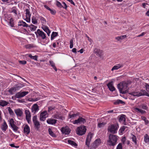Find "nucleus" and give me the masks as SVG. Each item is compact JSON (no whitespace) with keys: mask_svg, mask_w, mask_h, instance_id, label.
<instances>
[{"mask_svg":"<svg viewBox=\"0 0 149 149\" xmlns=\"http://www.w3.org/2000/svg\"><path fill=\"white\" fill-rule=\"evenodd\" d=\"M127 82L120 83L117 85L118 88L120 93L123 94H125L128 92L127 87Z\"/></svg>","mask_w":149,"mask_h":149,"instance_id":"1","label":"nucleus"},{"mask_svg":"<svg viewBox=\"0 0 149 149\" xmlns=\"http://www.w3.org/2000/svg\"><path fill=\"white\" fill-rule=\"evenodd\" d=\"M129 94L136 97H139L142 95H146L149 97V94L144 90H142L140 92L137 91L136 90L134 91L129 93Z\"/></svg>","mask_w":149,"mask_h":149,"instance_id":"2","label":"nucleus"},{"mask_svg":"<svg viewBox=\"0 0 149 149\" xmlns=\"http://www.w3.org/2000/svg\"><path fill=\"white\" fill-rule=\"evenodd\" d=\"M117 139V137L116 135L112 134H110L109 136V140L108 141L109 145L114 146L116 143Z\"/></svg>","mask_w":149,"mask_h":149,"instance_id":"3","label":"nucleus"},{"mask_svg":"<svg viewBox=\"0 0 149 149\" xmlns=\"http://www.w3.org/2000/svg\"><path fill=\"white\" fill-rule=\"evenodd\" d=\"M118 128V126L117 125L112 124L108 127L107 130L108 132L115 134L117 133Z\"/></svg>","mask_w":149,"mask_h":149,"instance_id":"4","label":"nucleus"},{"mask_svg":"<svg viewBox=\"0 0 149 149\" xmlns=\"http://www.w3.org/2000/svg\"><path fill=\"white\" fill-rule=\"evenodd\" d=\"M86 127L84 126H81L78 127L77 130V133L80 135H82L85 134L86 131Z\"/></svg>","mask_w":149,"mask_h":149,"instance_id":"5","label":"nucleus"},{"mask_svg":"<svg viewBox=\"0 0 149 149\" xmlns=\"http://www.w3.org/2000/svg\"><path fill=\"white\" fill-rule=\"evenodd\" d=\"M32 120L34 123V127L37 130H38L40 128V124L38 120L37 116H35L33 117Z\"/></svg>","mask_w":149,"mask_h":149,"instance_id":"6","label":"nucleus"},{"mask_svg":"<svg viewBox=\"0 0 149 149\" xmlns=\"http://www.w3.org/2000/svg\"><path fill=\"white\" fill-rule=\"evenodd\" d=\"M35 33L37 37H40L43 39H45L46 38V34L43 31L40 30V29H38Z\"/></svg>","mask_w":149,"mask_h":149,"instance_id":"7","label":"nucleus"},{"mask_svg":"<svg viewBox=\"0 0 149 149\" xmlns=\"http://www.w3.org/2000/svg\"><path fill=\"white\" fill-rule=\"evenodd\" d=\"M86 122V120L82 118L81 116H79L78 119L74 120L73 122L74 124H84Z\"/></svg>","mask_w":149,"mask_h":149,"instance_id":"8","label":"nucleus"},{"mask_svg":"<svg viewBox=\"0 0 149 149\" xmlns=\"http://www.w3.org/2000/svg\"><path fill=\"white\" fill-rule=\"evenodd\" d=\"M48 117L47 112L45 111L42 112L40 113V120L41 121H44L46 120V118Z\"/></svg>","mask_w":149,"mask_h":149,"instance_id":"9","label":"nucleus"},{"mask_svg":"<svg viewBox=\"0 0 149 149\" xmlns=\"http://www.w3.org/2000/svg\"><path fill=\"white\" fill-rule=\"evenodd\" d=\"M29 93V92L28 91L19 92L17 93L15 96L16 98H19L24 96L28 94Z\"/></svg>","mask_w":149,"mask_h":149,"instance_id":"10","label":"nucleus"},{"mask_svg":"<svg viewBox=\"0 0 149 149\" xmlns=\"http://www.w3.org/2000/svg\"><path fill=\"white\" fill-rule=\"evenodd\" d=\"M61 131L63 134H68L70 132V130L68 126L63 127L61 129Z\"/></svg>","mask_w":149,"mask_h":149,"instance_id":"11","label":"nucleus"},{"mask_svg":"<svg viewBox=\"0 0 149 149\" xmlns=\"http://www.w3.org/2000/svg\"><path fill=\"white\" fill-rule=\"evenodd\" d=\"M25 113L26 114V119L29 123L30 121L31 114L30 111L29 110H25Z\"/></svg>","mask_w":149,"mask_h":149,"instance_id":"12","label":"nucleus"},{"mask_svg":"<svg viewBox=\"0 0 149 149\" xmlns=\"http://www.w3.org/2000/svg\"><path fill=\"white\" fill-rule=\"evenodd\" d=\"M14 111L18 117H21L23 114L22 109H16L14 110Z\"/></svg>","mask_w":149,"mask_h":149,"instance_id":"13","label":"nucleus"},{"mask_svg":"<svg viewBox=\"0 0 149 149\" xmlns=\"http://www.w3.org/2000/svg\"><path fill=\"white\" fill-rule=\"evenodd\" d=\"M93 135L92 134H88L86 138V144L88 146H89L90 142L91 141V139Z\"/></svg>","mask_w":149,"mask_h":149,"instance_id":"14","label":"nucleus"},{"mask_svg":"<svg viewBox=\"0 0 149 149\" xmlns=\"http://www.w3.org/2000/svg\"><path fill=\"white\" fill-rule=\"evenodd\" d=\"M39 109V106L37 104H35L32 107L31 112L35 114L38 111Z\"/></svg>","mask_w":149,"mask_h":149,"instance_id":"15","label":"nucleus"},{"mask_svg":"<svg viewBox=\"0 0 149 149\" xmlns=\"http://www.w3.org/2000/svg\"><path fill=\"white\" fill-rule=\"evenodd\" d=\"M125 117L126 116L125 115L122 114L119 117V121L121 123H122L124 125H126L125 124Z\"/></svg>","mask_w":149,"mask_h":149,"instance_id":"16","label":"nucleus"},{"mask_svg":"<svg viewBox=\"0 0 149 149\" xmlns=\"http://www.w3.org/2000/svg\"><path fill=\"white\" fill-rule=\"evenodd\" d=\"M30 130L29 126L28 125H26L24 127V132L26 134H28L30 132Z\"/></svg>","mask_w":149,"mask_h":149,"instance_id":"17","label":"nucleus"},{"mask_svg":"<svg viewBox=\"0 0 149 149\" xmlns=\"http://www.w3.org/2000/svg\"><path fill=\"white\" fill-rule=\"evenodd\" d=\"M42 28L43 30L46 32L47 35L49 36L50 35V31L48 27L46 26L42 25Z\"/></svg>","mask_w":149,"mask_h":149,"instance_id":"18","label":"nucleus"},{"mask_svg":"<svg viewBox=\"0 0 149 149\" xmlns=\"http://www.w3.org/2000/svg\"><path fill=\"white\" fill-rule=\"evenodd\" d=\"M123 66V64L122 63H119L116 64L112 68L111 71H113L114 70H117L118 69L122 67Z\"/></svg>","mask_w":149,"mask_h":149,"instance_id":"19","label":"nucleus"},{"mask_svg":"<svg viewBox=\"0 0 149 149\" xmlns=\"http://www.w3.org/2000/svg\"><path fill=\"white\" fill-rule=\"evenodd\" d=\"M107 86L109 89V90L111 91H113L115 89L114 87L113 86V82L112 81L109 83L107 84Z\"/></svg>","mask_w":149,"mask_h":149,"instance_id":"20","label":"nucleus"},{"mask_svg":"<svg viewBox=\"0 0 149 149\" xmlns=\"http://www.w3.org/2000/svg\"><path fill=\"white\" fill-rule=\"evenodd\" d=\"M1 127L2 131L4 132L6 131L8 129V126L5 121H4L3 123L1 125Z\"/></svg>","mask_w":149,"mask_h":149,"instance_id":"21","label":"nucleus"},{"mask_svg":"<svg viewBox=\"0 0 149 149\" xmlns=\"http://www.w3.org/2000/svg\"><path fill=\"white\" fill-rule=\"evenodd\" d=\"M56 121L57 120L55 119L49 118L47 120V122L49 124L53 125L56 123Z\"/></svg>","mask_w":149,"mask_h":149,"instance_id":"22","label":"nucleus"},{"mask_svg":"<svg viewBox=\"0 0 149 149\" xmlns=\"http://www.w3.org/2000/svg\"><path fill=\"white\" fill-rule=\"evenodd\" d=\"M18 25L19 26H22L23 27H26L29 26L28 25L22 20L19 21Z\"/></svg>","mask_w":149,"mask_h":149,"instance_id":"23","label":"nucleus"},{"mask_svg":"<svg viewBox=\"0 0 149 149\" xmlns=\"http://www.w3.org/2000/svg\"><path fill=\"white\" fill-rule=\"evenodd\" d=\"M94 53L96 54V55L100 56L102 52V51L97 49H95L94 50Z\"/></svg>","mask_w":149,"mask_h":149,"instance_id":"24","label":"nucleus"},{"mask_svg":"<svg viewBox=\"0 0 149 149\" xmlns=\"http://www.w3.org/2000/svg\"><path fill=\"white\" fill-rule=\"evenodd\" d=\"M17 90V87H16L15 86L14 87L10 88L8 90V92L11 94H13L14 92H15Z\"/></svg>","mask_w":149,"mask_h":149,"instance_id":"25","label":"nucleus"},{"mask_svg":"<svg viewBox=\"0 0 149 149\" xmlns=\"http://www.w3.org/2000/svg\"><path fill=\"white\" fill-rule=\"evenodd\" d=\"M54 118L57 119H62V116L61 114L58 112H56V113L54 115Z\"/></svg>","mask_w":149,"mask_h":149,"instance_id":"26","label":"nucleus"},{"mask_svg":"<svg viewBox=\"0 0 149 149\" xmlns=\"http://www.w3.org/2000/svg\"><path fill=\"white\" fill-rule=\"evenodd\" d=\"M8 103V102L5 101L0 100V105L1 106L4 107L7 105Z\"/></svg>","mask_w":149,"mask_h":149,"instance_id":"27","label":"nucleus"},{"mask_svg":"<svg viewBox=\"0 0 149 149\" xmlns=\"http://www.w3.org/2000/svg\"><path fill=\"white\" fill-rule=\"evenodd\" d=\"M124 104L125 103L122 100H117L113 102V104L115 105H118L119 104Z\"/></svg>","mask_w":149,"mask_h":149,"instance_id":"28","label":"nucleus"},{"mask_svg":"<svg viewBox=\"0 0 149 149\" xmlns=\"http://www.w3.org/2000/svg\"><path fill=\"white\" fill-rule=\"evenodd\" d=\"M126 37V35L120 36L116 37L115 39L118 41H120V40H122Z\"/></svg>","mask_w":149,"mask_h":149,"instance_id":"29","label":"nucleus"},{"mask_svg":"<svg viewBox=\"0 0 149 149\" xmlns=\"http://www.w3.org/2000/svg\"><path fill=\"white\" fill-rule=\"evenodd\" d=\"M101 143V140L100 139H97L95 141L94 145L95 147H97Z\"/></svg>","mask_w":149,"mask_h":149,"instance_id":"30","label":"nucleus"},{"mask_svg":"<svg viewBox=\"0 0 149 149\" xmlns=\"http://www.w3.org/2000/svg\"><path fill=\"white\" fill-rule=\"evenodd\" d=\"M26 55H28V56L31 59H33L36 61H37V58L38 57L36 55L35 56H32L31 54H27Z\"/></svg>","mask_w":149,"mask_h":149,"instance_id":"31","label":"nucleus"},{"mask_svg":"<svg viewBox=\"0 0 149 149\" xmlns=\"http://www.w3.org/2000/svg\"><path fill=\"white\" fill-rule=\"evenodd\" d=\"M134 110L136 111L139 113H140L142 114H143L146 112L145 111H143L142 109H139L137 108H134Z\"/></svg>","mask_w":149,"mask_h":149,"instance_id":"32","label":"nucleus"},{"mask_svg":"<svg viewBox=\"0 0 149 149\" xmlns=\"http://www.w3.org/2000/svg\"><path fill=\"white\" fill-rule=\"evenodd\" d=\"M25 12L26 17H31V14L30 13L29 9H26L25 10Z\"/></svg>","mask_w":149,"mask_h":149,"instance_id":"33","label":"nucleus"},{"mask_svg":"<svg viewBox=\"0 0 149 149\" xmlns=\"http://www.w3.org/2000/svg\"><path fill=\"white\" fill-rule=\"evenodd\" d=\"M68 142L69 144H70L72 146H77V144L73 141L69 140H68Z\"/></svg>","mask_w":149,"mask_h":149,"instance_id":"34","label":"nucleus"},{"mask_svg":"<svg viewBox=\"0 0 149 149\" xmlns=\"http://www.w3.org/2000/svg\"><path fill=\"white\" fill-rule=\"evenodd\" d=\"M49 62L51 66L53 68L55 71H57V69L55 66V63L54 62L52 61H49Z\"/></svg>","mask_w":149,"mask_h":149,"instance_id":"35","label":"nucleus"},{"mask_svg":"<svg viewBox=\"0 0 149 149\" xmlns=\"http://www.w3.org/2000/svg\"><path fill=\"white\" fill-rule=\"evenodd\" d=\"M58 35V33L56 32H53L51 36V40H52L54 37Z\"/></svg>","mask_w":149,"mask_h":149,"instance_id":"36","label":"nucleus"},{"mask_svg":"<svg viewBox=\"0 0 149 149\" xmlns=\"http://www.w3.org/2000/svg\"><path fill=\"white\" fill-rule=\"evenodd\" d=\"M144 140L146 143L149 142V137L148 135L146 134L144 136Z\"/></svg>","mask_w":149,"mask_h":149,"instance_id":"37","label":"nucleus"},{"mask_svg":"<svg viewBox=\"0 0 149 149\" xmlns=\"http://www.w3.org/2000/svg\"><path fill=\"white\" fill-rule=\"evenodd\" d=\"M15 86L16 87H17V88L18 90L20 88L23 87L24 85L22 84L21 83H19L18 84H17L16 85H15Z\"/></svg>","mask_w":149,"mask_h":149,"instance_id":"38","label":"nucleus"},{"mask_svg":"<svg viewBox=\"0 0 149 149\" xmlns=\"http://www.w3.org/2000/svg\"><path fill=\"white\" fill-rule=\"evenodd\" d=\"M39 18L42 24H45L46 23V20L44 17L40 16L39 17Z\"/></svg>","mask_w":149,"mask_h":149,"instance_id":"39","label":"nucleus"},{"mask_svg":"<svg viewBox=\"0 0 149 149\" xmlns=\"http://www.w3.org/2000/svg\"><path fill=\"white\" fill-rule=\"evenodd\" d=\"M32 23L34 24H36L38 22L37 20L36 17L34 16L32 18Z\"/></svg>","mask_w":149,"mask_h":149,"instance_id":"40","label":"nucleus"},{"mask_svg":"<svg viewBox=\"0 0 149 149\" xmlns=\"http://www.w3.org/2000/svg\"><path fill=\"white\" fill-rule=\"evenodd\" d=\"M8 111L9 112V114L12 116L14 115V114L13 111L11 109L10 107H8Z\"/></svg>","mask_w":149,"mask_h":149,"instance_id":"41","label":"nucleus"},{"mask_svg":"<svg viewBox=\"0 0 149 149\" xmlns=\"http://www.w3.org/2000/svg\"><path fill=\"white\" fill-rule=\"evenodd\" d=\"M48 131L49 133V134L51 135V136L53 137H55L56 135L52 131L51 129L50 128H49L48 129Z\"/></svg>","mask_w":149,"mask_h":149,"instance_id":"42","label":"nucleus"},{"mask_svg":"<svg viewBox=\"0 0 149 149\" xmlns=\"http://www.w3.org/2000/svg\"><path fill=\"white\" fill-rule=\"evenodd\" d=\"M30 27L31 31H35L37 28V27L36 26L31 24L30 26Z\"/></svg>","mask_w":149,"mask_h":149,"instance_id":"43","label":"nucleus"},{"mask_svg":"<svg viewBox=\"0 0 149 149\" xmlns=\"http://www.w3.org/2000/svg\"><path fill=\"white\" fill-rule=\"evenodd\" d=\"M106 123H104L103 122L102 123H100L98 124L97 126L98 127L100 128L103 127L104 125H105Z\"/></svg>","mask_w":149,"mask_h":149,"instance_id":"44","label":"nucleus"},{"mask_svg":"<svg viewBox=\"0 0 149 149\" xmlns=\"http://www.w3.org/2000/svg\"><path fill=\"white\" fill-rule=\"evenodd\" d=\"M127 128V127L126 126H123L122 127H121L119 131L121 133H123V132Z\"/></svg>","mask_w":149,"mask_h":149,"instance_id":"45","label":"nucleus"},{"mask_svg":"<svg viewBox=\"0 0 149 149\" xmlns=\"http://www.w3.org/2000/svg\"><path fill=\"white\" fill-rule=\"evenodd\" d=\"M140 107L143 109H146L148 108L147 105L144 104H141L140 106Z\"/></svg>","mask_w":149,"mask_h":149,"instance_id":"46","label":"nucleus"},{"mask_svg":"<svg viewBox=\"0 0 149 149\" xmlns=\"http://www.w3.org/2000/svg\"><path fill=\"white\" fill-rule=\"evenodd\" d=\"M79 115V113H77L76 114H74L72 115L70 114L69 115V117L70 118H74V117H76V116H78Z\"/></svg>","mask_w":149,"mask_h":149,"instance_id":"47","label":"nucleus"},{"mask_svg":"<svg viewBox=\"0 0 149 149\" xmlns=\"http://www.w3.org/2000/svg\"><path fill=\"white\" fill-rule=\"evenodd\" d=\"M132 139L133 142H134L135 144L136 143V136L133 135H132Z\"/></svg>","mask_w":149,"mask_h":149,"instance_id":"48","label":"nucleus"},{"mask_svg":"<svg viewBox=\"0 0 149 149\" xmlns=\"http://www.w3.org/2000/svg\"><path fill=\"white\" fill-rule=\"evenodd\" d=\"M11 127L13 129V130L15 131H17L18 130V127L16 126L15 125L11 126Z\"/></svg>","mask_w":149,"mask_h":149,"instance_id":"49","label":"nucleus"},{"mask_svg":"<svg viewBox=\"0 0 149 149\" xmlns=\"http://www.w3.org/2000/svg\"><path fill=\"white\" fill-rule=\"evenodd\" d=\"M9 24L11 27H14V24L13 23V19L12 18H11L10 20Z\"/></svg>","mask_w":149,"mask_h":149,"instance_id":"50","label":"nucleus"},{"mask_svg":"<svg viewBox=\"0 0 149 149\" xmlns=\"http://www.w3.org/2000/svg\"><path fill=\"white\" fill-rule=\"evenodd\" d=\"M25 47L26 48L30 49L33 47V45L32 44H28L25 45Z\"/></svg>","mask_w":149,"mask_h":149,"instance_id":"51","label":"nucleus"},{"mask_svg":"<svg viewBox=\"0 0 149 149\" xmlns=\"http://www.w3.org/2000/svg\"><path fill=\"white\" fill-rule=\"evenodd\" d=\"M14 121L13 119L11 118L9 121V123L10 125V126H12L15 125L14 124Z\"/></svg>","mask_w":149,"mask_h":149,"instance_id":"52","label":"nucleus"},{"mask_svg":"<svg viewBox=\"0 0 149 149\" xmlns=\"http://www.w3.org/2000/svg\"><path fill=\"white\" fill-rule=\"evenodd\" d=\"M116 149H123L122 143H119L117 146Z\"/></svg>","mask_w":149,"mask_h":149,"instance_id":"53","label":"nucleus"},{"mask_svg":"<svg viewBox=\"0 0 149 149\" xmlns=\"http://www.w3.org/2000/svg\"><path fill=\"white\" fill-rule=\"evenodd\" d=\"M56 4L58 7L60 8H61L62 7H63L61 4L58 1H56Z\"/></svg>","mask_w":149,"mask_h":149,"instance_id":"54","label":"nucleus"},{"mask_svg":"<svg viewBox=\"0 0 149 149\" xmlns=\"http://www.w3.org/2000/svg\"><path fill=\"white\" fill-rule=\"evenodd\" d=\"M19 63L22 65H25L26 63V61H19Z\"/></svg>","mask_w":149,"mask_h":149,"instance_id":"55","label":"nucleus"},{"mask_svg":"<svg viewBox=\"0 0 149 149\" xmlns=\"http://www.w3.org/2000/svg\"><path fill=\"white\" fill-rule=\"evenodd\" d=\"M11 12L14 13L16 15H17V10L15 8H13L12 11Z\"/></svg>","mask_w":149,"mask_h":149,"instance_id":"56","label":"nucleus"},{"mask_svg":"<svg viewBox=\"0 0 149 149\" xmlns=\"http://www.w3.org/2000/svg\"><path fill=\"white\" fill-rule=\"evenodd\" d=\"M50 11L52 15H55L56 13V11L54 9H51Z\"/></svg>","mask_w":149,"mask_h":149,"instance_id":"57","label":"nucleus"},{"mask_svg":"<svg viewBox=\"0 0 149 149\" xmlns=\"http://www.w3.org/2000/svg\"><path fill=\"white\" fill-rule=\"evenodd\" d=\"M86 37L88 38V40L90 42L91 44H92L93 42V41L88 36L87 34H86Z\"/></svg>","mask_w":149,"mask_h":149,"instance_id":"58","label":"nucleus"},{"mask_svg":"<svg viewBox=\"0 0 149 149\" xmlns=\"http://www.w3.org/2000/svg\"><path fill=\"white\" fill-rule=\"evenodd\" d=\"M126 141V138L125 137H123L122 139V142L123 144L125 143V141Z\"/></svg>","mask_w":149,"mask_h":149,"instance_id":"59","label":"nucleus"},{"mask_svg":"<svg viewBox=\"0 0 149 149\" xmlns=\"http://www.w3.org/2000/svg\"><path fill=\"white\" fill-rule=\"evenodd\" d=\"M25 20L28 22H30V17H26Z\"/></svg>","mask_w":149,"mask_h":149,"instance_id":"60","label":"nucleus"},{"mask_svg":"<svg viewBox=\"0 0 149 149\" xmlns=\"http://www.w3.org/2000/svg\"><path fill=\"white\" fill-rule=\"evenodd\" d=\"M146 90L148 91H149V85L147 84H146Z\"/></svg>","mask_w":149,"mask_h":149,"instance_id":"61","label":"nucleus"},{"mask_svg":"<svg viewBox=\"0 0 149 149\" xmlns=\"http://www.w3.org/2000/svg\"><path fill=\"white\" fill-rule=\"evenodd\" d=\"M64 5V7H63V8H65V9H66L67 7V5L64 2H63L62 3Z\"/></svg>","mask_w":149,"mask_h":149,"instance_id":"62","label":"nucleus"},{"mask_svg":"<svg viewBox=\"0 0 149 149\" xmlns=\"http://www.w3.org/2000/svg\"><path fill=\"white\" fill-rule=\"evenodd\" d=\"M76 49L75 48H74L72 49V52L75 53H77V51H76Z\"/></svg>","mask_w":149,"mask_h":149,"instance_id":"63","label":"nucleus"},{"mask_svg":"<svg viewBox=\"0 0 149 149\" xmlns=\"http://www.w3.org/2000/svg\"><path fill=\"white\" fill-rule=\"evenodd\" d=\"M44 7H45V8H46L47 9V10H49V11L50 10H51V8H50L48 6H46V5H45L44 6Z\"/></svg>","mask_w":149,"mask_h":149,"instance_id":"64","label":"nucleus"}]
</instances>
